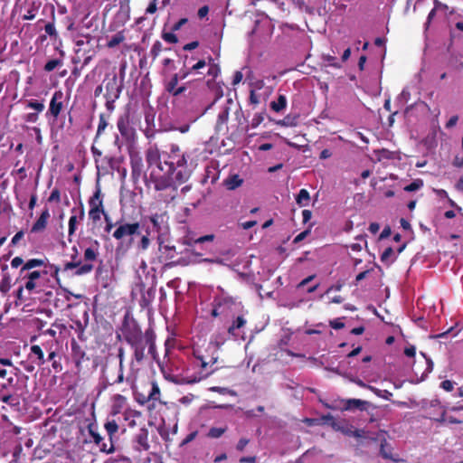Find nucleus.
I'll list each match as a JSON object with an SVG mask.
<instances>
[{
  "label": "nucleus",
  "instance_id": "obj_43",
  "mask_svg": "<svg viewBox=\"0 0 463 463\" xmlns=\"http://www.w3.org/2000/svg\"><path fill=\"white\" fill-rule=\"evenodd\" d=\"M125 40V35L123 32H118L115 35H113L107 43L109 48H114L121 43Z\"/></svg>",
  "mask_w": 463,
  "mask_h": 463
},
{
  "label": "nucleus",
  "instance_id": "obj_50",
  "mask_svg": "<svg viewBox=\"0 0 463 463\" xmlns=\"http://www.w3.org/2000/svg\"><path fill=\"white\" fill-rule=\"evenodd\" d=\"M136 416L139 417L140 413L137 411H130V410L124 412V419L126 420H128L129 427H134L136 425L135 419H134Z\"/></svg>",
  "mask_w": 463,
  "mask_h": 463
},
{
  "label": "nucleus",
  "instance_id": "obj_19",
  "mask_svg": "<svg viewBox=\"0 0 463 463\" xmlns=\"http://www.w3.org/2000/svg\"><path fill=\"white\" fill-rule=\"evenodd\" d=\"M166 219L167 217L165 213H156L149 216V221L152 223L155 232L159 235L165 233L168 230ZM158 240L160 241V236H158Z\"/></svg>",
  "mask_w": 463,
  "mask_h": 463
},
{
  "label": "nucleus",
  "instance_id": "obj_58",
  "mask_svg": "<svg viewBox=\"0 0 463 463\" xmlns=\"http://www.w3.org/2000/svg\"><path fill=\"white\" fill-rule=\"evenodd\" d=\"M11 288L10 278L5 276L0 282V291L4 294L7 293Z\"/></svg>",
  "mask_w": 463,
  "mask_h": 463
},
{
  "label": "nucleus",
  "instance_id": "obj_11",
  "mask_svg": "<svg viewBox=\"0 0 463 463\" xmlns=\"http://www.w3.org/2000/svg\"><path fill=\"white\" fill-rule=\"evenodd\" d=\"M187 159L188 155L186 153H183L182 156L176 158V160L174 162L175 171L173 173V175L178 184L185 183L191 176L192 170L188 167Z\"/></svg>",
  "mask_w": 463,
  "mask_h": 463
},
{
  "label": "nucleus",
  "instance_id": "obj_45",
  "mask_svg": "<svg viewBox=\"0 0 463 463\" xmlns=\"http://www.w3.org/2000/svg\"><path fill=\"white\" fill-rule=\"evenodd\" d=\"M229 119V109L225 108L222 109L217 117V123L216 127L217 128H221L222 126L225 125Z\"/></svg>",
  "mask_w": 463,
  "mask_h": 463
},
{
  "label": "nucleus",
  "instance_id": "obj_48",
  "mask_svg": "<svg viewBox=\"0 0 463 463\" xmlns=\"http://www.w3.org/2000/svg\"><path fill=\"white\" fill-rule=\"evenodd\" d=\"M163 50L162 43L160 41H156L150 50V56L155 60L159 56Z\"/></svg>",
  "mask_w": 463,
  "mask_h": 463
},
{
  "label": "nucleus",
  "instance_id": "obj_35",
  "mask_svg": "<svg viewBox=\"0 0 463 463\" xmlns=\"http://www.w3.org/2000/svg\"><path fill=\"white\" fill-rule=\"evenodd\" d=\"M30 351H31V354L33 355H35L36 358H37V364L39 366L41 365H43L45 364V359H44V354H43V351L42 349V347L38 345H33L31 346L30 348Z\"/></svg>",
  "mask_w": 463,
  "mask_h": 463
},
{
  "label": "nucleus",
  "instance_id": "obj_36",
  "mask_svg": "<svg viewBox=\"0 0 463 463\" xmlns=\"http://www.w3.org/2000/svg\"><path fill=\"white\" fill-rule=\"evenodd\" d=\"M228 430V427L225 425L223 427H212L208 430L206 436L210 439H219L221 438Z\"/></svg>",
  "mask_w": 463,
  "mask_h": 463
},
{
  "label": "nucleus",
  "instance_id": "obj_40",
  "mask_svg": "<svg viewBox=\"0 0 463 463\" xmlns=\"http://www.w3.org/2000/svg\"><path fill=\"white\" fill-rule=\"evenodd\" d=\"M310 200L309 193L307 189H301L296 197L297 203L299 206H306Z\"/></svg>",
  "mask_w": 463,
  "mask_h": 463
},
{
  "label": "nucleus",
  "instance_id": "obj_47",
  "mask_svg": "<svg viewBox=\"0 0 463 463\" xmlns=\"http://www.w3.org/2000/svg\"><path fill=\"white\" fill-rule=\"evenodd\" d=\"M215 236L213 234H207V235H204V236H201L197 239H189L188 241H186L185 243L187 245H192V244H197V243H203V242H206V241H213L214 240Z\"/></svg>",
  "mask_w": 463,
  "mask_h": 463
},
{
  "label": "nucleus",
  "instance_id": "obj_24",
  "mask_svg": "<svg viewBox=\"0 0 463 463\" xmlns=\"http://www.w3.org/2000/svg\"><path fill=\"white\" fill-rule=\"evenodd\" d=\"M134 441L138 450H148L150 449L148 442V430L145 428L140 429L135 435Z\"/></svg>",
  "mask_w": 463,
  "mask_h": 463
},
{
  "label": "nucleus",
  "instance_id": "obj_46",
  "mask_svg": "<svg viewBox=\"0 0 463 463\" xmlns=\"http://www.w3.org/2000/svg\"><path fill=\"white\" fill-rule=\"evenodd\" d=\"M424 185V182L422 179H414L410 184L406 185L403 189L406 192H414L420 190Z\"/></svg>",
  "mask_w": 463,
  "mask_h": 463
},
{
  "label": "nucleus",
  "instance_id": "obj_52",
  "mask_svg": "<svg viewBox=\"0 0 463 463\" xmlns=\"http://www.w3.org/2000/svg\"><path fill=\"white\" fill-rule=\"evenodd\" d=\"M161 37L164 41L169 43H177L178 38L174 32H163Z\"/></svg>",
  "mask_w": 463,
  "mask_h": 463
},
{
  "label": "nucleus",
  "instance_id": "obj_4",
  "mask_svg": "<svg viewBox=\"0 0 463 463\" xmlns=\"http://www.w3.org/2000/svg\"><path fill=\"white\" fill-rule=\"evenodd\" d=\"M124 381L133 390L136 400L139 404H146V402L153 401L156 402L160 398V389L156 382L148 383L147 393L137 392L136 390V376L128 374L126 378L124 377V372L118 371L117 378L111 383V384L121 383Z\"/></svg>",
  "mask_w": 463,
  "mask_h": 463
},
{
  "label": "nucleus",
  "instance_id": "obj_12",
  "mask_svg": "<svg viewBox=\"0 0 463 463\" xmlns=\"http://www.w3.org/2000/svg\"><path fill=\"white\" fill-rule=\"evenodd\" d=\"M104 428L109 436V444L103 443L101 451L109 454L115 451L114 439L117 437L119 430V425L114 418H108L104 424Z\"/></svg>",
  "mask_w": 463,
  "mask_h": 463
},
{
  "label": "nucleus",
  "instance_id": "obj_57",
  "mask_svg": "<svg viewBox=\"0 0 463 463\" xmlns=\"http://www.w3.org/2000/svg\"><path fill=\"white\" fill-rule=\"evenodd\" d=\"M24 287H19L16 290V293H15V306H20L22 305L24 302L26 301V298L24 296Z\"/></svg>",
  "mask_w": 463,
  "mask_h": 463
},
{
  "label": "nucleus",
  "instance_id": "obj_9",
  "mask_svg": "<svg viewBox=\"0 0 463 463\" xmlns=\"http://www.w3.org/2000/svg\"><path fill=\"white\" fill-rule=\"evenodd\" d=\"M193 354L196 361L218 364L219 345L210 342L205 348H194Z\"/></svg>",
  "mask_w": 463,
  "mask_h": 463
},
{
  "label": "nucleus",
  "instance_id": "obj_56",
  "mask_svg": "<svg viewBox=\"0 0 463 463\" xmlns=\"http://www.w3.org/2000/svg\"><path fill=\"white\" fill-rule=\"evenodd\" d=\"M0 400L3 402L7 403L11 406H15L19 404V400L12 394H5L0 398Z\"/></svg>",
  "mask_w": 463,
  "mask_h": 463
},
{
  "label": "nucleus",
  "instance_id": "obj_42",
  "mask_svg": "<svg viewBox=\"0 0 463 463\" xmlns=\"http://www.w3.org/2000/svg\"><path fill=\"white\" fill-rule=\"evenodd\" d=\"M90 436L92 438L93 442L99 447L101 449L103 442V438L94 430L93 424H90L88 426Z\"/></svg>",
  "mask_w": 463,
  "mask_h": 463
},
{
  "label": "nucleus",
  "instance_id": "obj_34",
  "mask_svg": "<svg viewBox=\"0 0 463 463\" xmlns=\"http://www.w3.org/2000/svg\"><path fill=\"white\" fill-rule=\"evenodd\" d=\"M44 264V261L41 259H31L28 260L21 268L20 275H23L25 271H29L30 269L41 267Z\"/></svg>",
  "mask_w": 463,
  "mask_h": 463
},
{
  "label": "nucleus",
  "instance_id": "obj_29",
  "mask_svg": "<svg viewBox=\"0 0 463 463\" xmlns=\"http://www.w3.org/2000/svg\"><path fill=\"white\" fill-rule=\"evenodd\" d=\"M90 209H104L101 190L97 187L96 191L89 200Z\"/></svg>",
  "mask_w": 463,
  "mask_h": 463
},
{
  "label": "nucleus",
  "instance_id": "obj_39",
  "mask_svg": "<svg viewBox=\"0 0 463 463\" xmlns=\"http://www.w3.org/2000/svg\"><path fill=\"white\" fill-rule=\"evenodd\" d=\"M287 106V99L284 95H279L277 99V100L272 101L270 103V108L276 111L279 112L282 109H284Z\"/></svg>",
  "mask_w": 463,
  "mask_h": 463
},
{
  "label": "nucleus",
  "instance_id": "obj_16",
  "mask_svg": "<svg viewBox=\"0 0 463 463\" xmlns=\"http://www.w3.org/2000/svg\"><path fill=\"white\" fill-rule=\"evenodd\" d=\"M75 254L71 257L72 260L65 263L64 270H70L73 269H77L75 274L78 276L85 275L92 271L94 266L91 263H84L81 265V260H77V249L73 247Z\"/></svg>",
  "mask_w": 463,
  "mask_h": 463
},
{
  "label": "nucleus",
  "instance_id": "obj_62",
  "mask_svg": "<svg viewBox=\"0 0 463 463\" xmlns=\"http://www.w3.org/2000/svg\"><path fill=\"white\" fill-rule=\"evenodd\" d=\"M104 220L106 222V226H105V232H111V230L113 228L116 229V225L115 223L112 222L111 218L109 217V215L108 214V213L104 215Z\"/></svg>",
  "mask_w": 463,
  "mask_h": 463
},
{
  "label": "nucleus",
  "instance_id": "obj_37",
  "mask_svg": "<svg viewBox=\"0 0 463 463\" xmlns=\"http://www.w3.org/2000/svg\"><path fill=\"white\" fill-rule=\"evenodd\" d=\"M179 82V74L175 73L169 80L165 81L164 88L166 92L171 94L174 90L177 87Z\"/></svg>",
  "mask_w": 463,
  "mask_h": 463
},
{
  "label": "nucleus",
  "instance_id": "obj_63",
  "mask_svg": "<svg viewBox=\"0 0 463 463\" xmlns=\"http://www.w3.org/2000/svg\"><path fill=\"white\" fill-rule=\"evenodd\" d=\"M60 267L56 265H51L50 266V272L51 276L55 279L57 283L60 282L59 273H60Z\"/></svg>",
  "mask_w": 463,
  "mask_h": 463
},
{
  "label": "nucleus",
  "instance_id": "obj_14",
  "mask_svg": "<svg viewBox=\"0 0 463 463\" xmlns=\"http://www.w3.org/2000/svg\"><path fill=\"white\" fill-rule=\"evenodd\" d=\"M321 420L323 422L330 426L334 430L339 431L345 436H350L353 426L345 420H337L331 414L323 415Z\"/></svg>",
  "mask_w": 463,
  "mask_h": 463
},
{
  "label": "nucleus",
  "instance_id": "obj_6",
  "mask_svg": "<svg viewBox=\"0 0 463 463\" xmlns=\"http://www.w3.org/2000/svg\"><path fill=\"white\" fill-rule=\"evenodd\" d=\"M193 365L195 371L192 374L186 375L181 380L172 379V381L175 383H196L205 380L220 368L217 364L200 362L196 360L194 361Z\"/></svg>",
  "mask_w": 463,
  "mask_h": 463
},
{
  "label": "nucleus",
  "instance_id": "obj_15",
  "mask_svg": "<svg viewBox=\"0 0 463 463\" xmlns=\"http://www.w3.org/2000/svg\"><path fill=\"white\" fill-rule=\"evenodd\" d=\"M130 165H131V178L134 184H137L139 179L144 176V164L142 156L137 152L130 153Z\"/></svg>",
  "mask_w": 463,
  "mask_h": 463
},
{
  "label": "nucleus",
  "instance_id": "obj_13",
  "mask_svg": "<svg viewBox=\"0 0 463 463\" xmlns=\"http://www.w3.org/2000/svg\"><path fill=\"white\" fill-rule=\"evenodd\" d=\"M25 109H33V112L26 113L23 116V120L26 123L34 124L39 120L40 114L44 110L43 101L37 99H29L24 101Z\"/></svg>",
  "mask_w": 463,
  "mask_h": 463
},
{
  "label": "nucleus",
  "instance_id": "obj_51",
  "mask_svg": "<svg viewBox=\"0 0 463 463\" xmlns=\"http://www.w3.org/2000/svg\"><path fill=\"white\" fill-rule=\"evenodd\" d=\"M97 256H98L97 251L90 247L87 248L84 250V260H85L86 263H89L90 261L96 260Z\"/></svg>",
  "mask_w": 463,
  "mask_h": 463
},
{
  "label": "nucleus",
  "instance_id": "obj_61",
  "mask_svg": "<svg viewBox=\"0 0 463 463\" xmlns=\"http://www.w3.org/2000/svg\"><path fill=\"white\" fill-rule=\"evenodd\" d=\"M60 201H61L60 190L58 188H54L52 191L51 195L48 198V202H50V203H52V202L59 203Z\"/></svg>",
  "mask_w": 463,
  "mask_h": 463
},
{
  "label": "nucleus",
  "instance_id": "obj_44",
  "mask_svg": "<svg viewBox=\"0 0 463 463\" xmlns=\"http://www.w3.org/2000/svg\"><path fill=\"white\" fill-rule=\"evenodd\" d=\"M57 354L55 351H50L48 354V360L52 362V367L56 373H60L62 370V365L60 361L56 360Z\"/></svg>",
  "mask_w": 463,
  "mask_h": 463
},
{
  "label": "nucleus",
  "instance_id": "obj_8",
  "mask_svg": "<svg viewBox=\"0 0 463 463\" xmlns=\"http://www.w3.org/2000/svg\"><path fill=\"white\" fill-rule=\"evenodd\" d=\"M120 333L118 334V338H120L122 335L126 343L144 335L137 321L135 318H130L128 315L124 317L120 326Z\"/></svg>",
  "mask_w": 463,
  "mask_h": 463
},
{
  "label": "nucleus",
  "instance_id": "obj_59",
  "mask_svg": "<svg viewBox=\"0 0 463 463\" xmlns=\"http://www.w3.org/2000/svg\"><path fill=\"white\" fill-rule=\"evenodd\" d=\"M323 60L328 63V65L334 68H341V64L336 61L335 56L323 55Z\"/></svg>",
  "mask_w": 463,
  "mask_h": 463
},
{
  "label": "nucleus",
  "instance_id": "obj_3",
  "mask_svg": "<svg viewBox=\"0 0 463 463\" xmlns=\"http://www.w3.org/2000/svg\"><path fill=\"white\" fill-rule=\"evenodd\" d=\"M133 351V357L140 363L146 356V348L148 347V354L153 358L156 356V333L152 327H148L143 335L128 342Z\"/></svg>",
  "mask_w": 463,
  "mask_h": 463
},
{
  "label": "nucleus",
  "instance_id": "obj_30",
  "mask_svg": "<svg viewBox=\"0 0 463 463\" xmlns=\"http://www.w3.org/2000/svg\"><path fill=\"white\" fill-rule=\"evenodd\" d=\"M109 118V115H106L104 113L99 114V124H98V128H97L95 140H97L104 133L105 129L108 128Z\"/></svg>",
  "mask_w": 463,
  "mask_h": 463
},
{
  "label": "nucleus",
  "instance_id": "obj_23",
  "mask_svg": "<svg viewBox=\"0 0 463 463\" xmlns=\"http://www.w3.org/2000/svg\"><path fill=\"white\" fill-rule=\"evenodd\" d=\"M247 325V319L243 315H238L232 321V324L227 327V333L230 336L237 338L240 335L241 330Z\"/></svg>",
  "mask_w": 463,
  "mask_h": 463
},
{
  "label": "nucleus",
  "instance_id": "obj_38",
  "mask_svg": "<svg viewBox=\"0 0 463 463\" xmlns=\"http://www.w3.org/2000/svg\"><path fill=\"white\" fill-rule=\"evenodd\" d=\"M107 212L104 209H90L89 211V218L92 222L94 225L97 224L101 220V215H105Z\"/></svg>",
  "mask_w": 463,
  "mask_h": 463
},
{
  "label": "nucleus",
  "instance_id": "obj_21",
  "mask_svg": "<svg viewBox=\"0 0 463 463\" xmlns=\"http://www.w3.org/2000/svg\"><path fill=\"white\" fill-rule=\"evenodd\" d=\"M181 149L178 145L172 144L170 146V152L167 154V159H165L163 165L166 168L167 173L173 174L175 171V161L182 156Z\"/></svg>",
  "mask_w": 463,
  "mask_h": 463
},
{
  "label": "nucleus",
  "instance_id": "obj_26",
  "mask_svg": "<svg viewBox=\"0 0 463 463\" xmlns=\"http://www.w3.org/2000/svg\"><path fill=\"white\" fill-rule=\"evenodd\" d=\"M117 127L124 137H129L131 135V128L129 127V115L128 113H125L120 115L118 118Z\"/></svg>",
  "mask_w": 463,
  "mask_h": 463
},
{
  "label": "nucleus",
  "instance_id": "obj_32",
  "mask_svg": "<svg viewBox=\"0 0 463 463\" xmlns=\"http://www.w3.org/2000/svg\"><path fill=\"white\" fill-rule=\"evenodd\" d=\"M22 287H24V289L27 290L29 293H41L44 290L43 284L27 279Z\"/></svg>",
  "mask_w": 463,
  "mask_h": 463
},
{
  "label": "nucleus",
  "instance_id": "obj_27",
  "mask_svg": "<svg viewBox=\"0 0 463 463\" xmlns=\"http://www.w3.org/2000/svg\"><path fill=\"white\" fill-rule=\"evenodd\" d=\"M48 271H25L22 276L23 279H27L31 281L40 282L41 284L45 285V282L48 280L47 279Z\"/></svg>",
  "mask_w": 463,
  "mask_h": 463
},
{
  "label": "nucleus",
  "instance_id": "obj_1",
  "mask_svg": "<svg viewBox=\"0 0 463 463\" xmlns=\"http://www.w3.org/2000/svg\"><path fill=\"white\" fill-rule=\"evenodd\" d=\"M146 161L149 167L155 165L149 175H145V184L148 190L153 189L158 192H168L167 194L161 198L165 203L173 201L177 195V185L173 174L167 173L161 161V154L158 148L150 146L146 151Z\"/></svg>",
  "mask_w": 463,
  "mask_h": 463
},
{
  "label": "nucleus",
  "instance_id": "obj_31",
  "mask_svg": "<svg viewBox=\"0 0 463 463\" xmlns=\"http://www.w3.org/2000/svg\"><path fill=\"white\" fill-rule=\"evenodd\" d=\"M126 401H127L126 397H124L121 394H115L112 397V402H113L112 411H113L114 416L119 412V411L125 405Z\"/></svg>",
  "mask_w": 463,
  "mask_h": 463
},
{
  "label": "nucleus",
  "instance_id": "obj_18",
  "mask_svg": "<svg viewBox=\"0 0 463 463\" xmlns=\"http://www.w3.org/2000/svg\"><path fill=\"white\" fill-rule=\"evenodd\" d=\"M71 346L72 360L75 364L78 373H80L82 370V363L89 360V357L87 356L86 352L75 340L71 341Z\"/></svg>",
  "mask_w": 463,
  "mask_h": 463
},
{
  "label": "nucleus",
  "instance_id": "obj_17",
  "mask_svg": "<svg viewBox=\"0 0 463 463\" xmlns=\"http://www.w3.org/2000/svg\"><path fill=\"white\" fill-rule=\"evenodd\" d=\"M105 88V99H118L123 89V84L118 81L117 75H113L107 80Z\"/></svg>",
  "mask_w": 463,
  "mask_h": 463
},
{
  "label": "nucleus",
  "instance_id": "obj_20",
  "mask_svg": "<svg viewBox=\"0 0 463 463\" xmlns=\"http://www.w3.org/2000/svg\"><path fill=\"white\" fill-rule=\"evenodd\" d=\"M341 403L343 404L341 408L342 411L359 410L361 411H368V408L371 406V403L369 402L360 399L342 400Z\"/></svg>",
  "mask_w": 463,
  "mask_h": 463
},
{
  "label": "nucleus",
  "instance_id": "obj_2",
  "mask_svg": "<svg viewBox=\"0 0 463 463\" xmlns=\"http://www.w3.org/2000/svg\"><path fill=\"white\" fill-rule=\"evenodd\" d=\"M116 229L112 237L118 241L115 249L116 259L126 256L133 242V236L140 234V223L138 222H127L123 220L115 222Z\"/></svg>",
  "mask_w": 463,
  "mask_h": 463
},
{
  "label": "nucleus",
  "instance_id": "obj_55",
  "mask_svg": "<svg viewBox=\"0 0 463 463\" xmlns=\"http://www.w3.org/2000/svg\"><path fill=\"white\" fill-rule=\"evenodd\" d=\"M44 31L51 37H53L55 39L58 37V33L55 29L54 21L46 24L44 26Z\"/></svg>",
  "mask_w": 463,
  "mask_h": 463
},
{
  "label": "nucleus",
  "instance_id": "obj_10",
  "mask_svg": "<svg viewBox=\"0 0 463 463\" xmlns=\"http://www.w3.org/2000/svg\"><path fill=\"white\" fill-rule=\"evenodd\" d=\"M65 95L61 90H55L51 98L48 110L45 114L48 119L56 121L64 109Z\"/></svg>",
  "mask_w": 463,
  "mask_h": 463
},
{
  "label": "nucleus",
  "instance_id": "obj_25",
  "mask_svg": "<svg viewBox=\"0 0 463 463\" xmlns=\"http://www.w3.org/2000/svg\"><path fill=\"white\" fill-rule=\"evenodd\" d=\"M49 218H50L49 209L44 208V210H43V212L40 214L37 221L33 224V226L31 228V232L37 233V232H41L44 231L47 226Z\"/></svg>",
  "mask_w": 463,
  "mask_h": 463
},
{
  "label": "nucleus",
  "instance_id": "obj_22",
  "mask_svg": "<svg viewBox=\"0 0 463 463\" xmlns=\"http://www.w3.org/2000/svg\"><path fill=\"white\" fill-rule=\"evenodd\" d=\"M431 408H439L440 411L439 417H432L431 413H430V418H432L438 422L444 423L449 422L451 424H459L461 420L456 419L453 416H446V410L440 405V402L439 400H433L430 402Z\"/></svg>",
  "mask_w": 463,
  "mask_h": 463
},
{
  "label": "nucleus",
  "instance_id": "obj_60",
  "mask_svg": "<svg viewBox=\"0 0 463 463\" xmlns=\"http://www.w3.org/2000/svg\"><path fill=\"white\" fill-rule=\"evenodd\" d=\"M366 433L367 432L364 430L353 428L351 429V433L349 437H354L356 439L366 438Z\"/></svg>",
  "mask_w": 463,
  "mask_h": 463
},
{
  "label": "nucleus",
  "instance_id": "obj_54",
  "mask_svg": "<svg viewBox=\"0 0 463 463\" xmlns=\"http://www.w3.org/2000/svg\"><path fill=\"white\" fill-rule=\"evenodd\" d=\"M393 255V250L392 247L386 248L381 255V261L386 264L393 262L394 260L389 261V259Z\"/></svg>",
  "mask_w": 463,
  "mask_h": 463
},
{
  "label": "nucleus",
  "instance_id": "obj_41",
  "mask_svg": "<svg viewBox=\"0 0 463 463\" xmlns=\"http://www.w3.org/2000/svg\"><path fill=\"white\" fill-rule=\"evenodd\" d=\"M150 244H151V241L148 237V233L142 235V237L137 243V251H139V252L146 251L149 248Z\"/></svg>",
  "mask_w": 463,
  "mask_h": 463
},
{
  "label": "nucleus",
  "instance_id": "obj_64",
  "mask_svg": "<svg viewBox=\"0 0 463 463\" xmlns=\"http://www.w3.org/2000/svg\"><path fill=\"white\" fill-rule=\"evenodd\" d=\"M249 443H250L249 439L241 438L239 439L238 443L236 444V449L240 452H242Z\"/></svg>",
  "mask_w": 463,
  "mask_h": 463
},
{
  "label": "nucleus",
  "instance_id": "obj_28",
  "mask_svg": "<svg viewBox=\"0 0 463 463\" xmlns=\"http://www.w3.org/2000/svg\"><path fill=\"white\" fill-rule=\"evenodd\" d=\"M392 447L387 443V440L386 439H383L382 441H381V446H380V455L385 458V459H390V460H392L393 462H400V461H402V458H400L398 456L397 457H393L392 456Z\"/></svg>",
  "mask_w": 463,
  "mask_h": 463
},
{
  "label": "nucleus",
  "instance_id": "obj_7",
  "mask_svg": "<svg viewBox=\"0 0 463 463\" xmlns=\"http://www.w3.org/2000/svg\"><path fill=\"white\" fill-rule=\"evenodd\" d=\"M238 307L243 308L241 302H238L237 298L231 296L222 295L214 298L213 301V309L211 315L213 317L221 316L228 317Z\"/></svg>",
  "mask_w": 463,
  "mask_h": 463
},
{
  "label": "nucleus",
  "instance_id": "obj_53",
  "mask_svg": "<svg viewBox=\"0 0 463 463\" xmlns=\"http://www.w3.org/2000/svg\"><path fill=\"white\" fill-rule=\"evenodd\" d=\"M77 222H78L77 215H71L69 219V230H68L69 237L72 236L75 233L76 230H77Z\"/></svg>",
  "mask_w": 463,
  "mask_h": 463
},
{
  "label": "nucleus",
  "instance_id": "obj_33",
  "mask_svg": "<svg viewBox=\"0 0 463 463\" xmlns=\"http://www.w3.org/2000/svg\"><path fill=\"white\" fill-rule=\"evenodd\" d=\"M243 180L238 175H233L224 180V184L228 190H234L241 185Z\"/></svg>",
  "mask_w": 463,
  "mask_h": 463
},
{
  "label": "nucleus",
  "instance_id": "obj_5",
  "mask_svg": "<svg viewBox=\"0 0 463 463\" xmlns=\"http://www.w3.org/2000/svg\"><path fill=\"white\" fill-rule=\"evenodd\" d=\"M206 66H208L206 74L211 77L206 83L207 86L210 87L221 73L220 66L214 62V60L211 56L208 57V62H206L205 60H199L191 68L186 70L182 69L179 74V80H184L192 73L203 75V72L201 71V70L204 69Z\"/></svg>",
  "mask_w": 463,
  "mask_h": 463
},
{
  "label": "nucleus",
  "instance_id": "obj_49",
  "mask_svg": "<svg viewBox=\"0 0 463 463\" xmlns=\"http://www.w3.org/2000/svg\"><path fill=\"white\" fill-rule=\"evenodd\" d=\"M62 65V60L61 59H52L48 61L44 65V71L47 72H51L55 70L57 67Z\"/></svg>",
  "mask_w": 463,
  "mask_h": 463
}]
</instances>
